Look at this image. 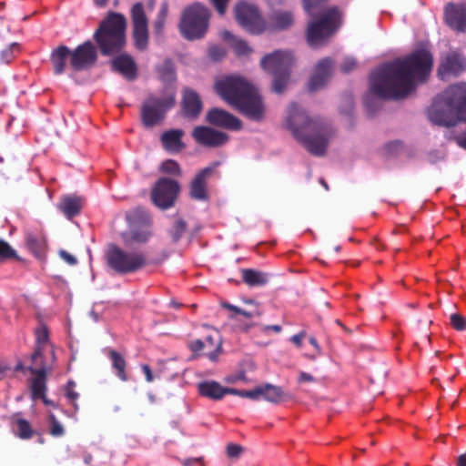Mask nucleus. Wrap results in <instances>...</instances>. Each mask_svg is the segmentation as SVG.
Masks as SVG:
<instances>
[{"instance_id": "obj_1", "label": "nucleus", "mask_w": 466, "mask_h": 466, "mask_svg": "<svg viewBox=\"0 0 466 466\" xmlns=\"http://www.w3.org/2000/svg\"><path fill=\"white\" fill-rule=\"evenodd\" d=\"M433 66V56L426 49L413 51L404 58L386 63L370 77V91L383 99L400 100L415 89V81H424Z\"/></svg>"}, {"instance_id": "obj_2", "label": "nucleus", "mask_w": 466, "mask_h": 466, "mask_svg": "<svg viewBox=\"0 0 466 466\" xmlns=\"http://www.w3.org/2000/svg\"><path fill=\"white\" fill-rule=\"evenodd\" d=\"M127 25L123 14L110 11L94 32L93 39L102 56L117 55L110 63L112 70L133 81L137 77V65L130 55L121 53L127 46Z\"/></svg>"}, {"instance_id": "obj_3", "label": "nucleus", "mask_w": 466, "mask_h": 466, "mask_svg": "<svg viewBox=\"0 0 466 466\" xmlns=\"http://www.w3.org/2000/svg\"><path fill=\"white\" fill-rule=\"evenodd\" d=\"M286 127L310 154L318 157L326 154L332 134L326 122L311 119L301 107L292 103L288 110Z\"/></svg>"}, {"instance_id": "obj_4", "label": "nucleus", "mask_w": 466, "mask_h": 466, "mask_svg": "<svg viewBox=\"0 0 466 466\" xmlns=\"http://www.w3.org/2000/svg\"><path fill=\"white\" fill-rule=\"evenodd\" d=\"M430 120L441 127H451L466 123V84L452 85L438 95L428 110ZM466 150V132L455 138Z\"/></svg>"}, {"instance_id": "obj_5", "label": "nucleus", "mask_w": 466, "mask_h": 466, "mask_svg": "<svg viewBox=\"0 0 466 466\" xmlns=\"http://www.w3.org/2000/svg\"><path fill=\"white\" fill-rule=\"evenodd\" d=\"M218 95L250 120L264 118L265 107L257 88L241 77L228 76L215 84Z\"/></svg>"}, {"instance_id": "obj_6", "label": "nucleus", "mask_w": 466, "mask_h": 466, "mask_svg": "<svg viewBox=\"0 0 466 466\" xmlns=\"http://www.w3.org/2000/svg\"><path fill=\"white\" fill-rule=\"evenodd\" d=\"M306 29V38L311 47H319L333 36L343 24V14L336 6H329L311 16Z\"/></svg>"}, {"instance_id": "obj_7", "label": "nucleus", "mask_w": 466, "mask_h": 466, "mask_svg": "<svg viewBox=\"0 0 466 466\" xmlns=\"http://www.w3.org/2000/svg\"><path fill=\"white\" fill-rule=\"evenodd\" d=\"M13 371L25 375L27 371L34 375L31 380V396L34 400H42L44 404H50L45 396L46 394L47 375L52 371V367L45 360L42 351H34L31 355V365L26 366L21 360L16 361Z\"/></svg>"}, {"instance_id": "obj_8", "label": "nucleus", "mask_w": 466, "mask_h": 466, "mask_svg": "<svg viewBox=\"0 0 466 466\" xmlns=\"http://www.w3.org/2000/svg\"><path fill=\"white\" fill-rule=\"evenodd\" d=\"M292 64L293 56L289 51L277 50L261 59L263 69L273 76L272 89L275 93L281 94L285 90Z\"/></svg>"}, {"instance_id": "obj_9", "label": "nucleus", "mask_w": 466, "mask_h": 466, "mask_svg": "<svg viewBox=\"0 0 466 466\" xmlns=\"http://www.w3.org/2000/svg\"><path fill=\"white\" fill-rule=\"evenodd\" d=\"M209 10L199 3H195L184 9L179 23V31L187 40L203 37L208 27Z\"/></svg>"}, {"instance_id": "obj_10", "label": "nucleus", "mask_w": 466, "mask_h": 466, "mask_svg": "<svg viewBox=\"0 0 466 466\" xmlns=\"http://www.w3.org/2000/svg\"><path fill=\"white\" fill-rule=\"evenodd\" d=\"M107 266L119 274L135 273L147 265V258L143 252L127 251L111 244L106 254Z\"/></svg>"}, {"instance_id": "obj_11", "label": "nucleus", "mask_w": 466, "mask_h": 466, "mask_svg": "<svg viewBox=\"0 0 466 466\" xmlns=\"http://www.w3.org/2000/svg\"><path fill=\"white\" fill-rule=\"evenodd\" d=\"M179 191L178 182L167 177H161L152 188V202L163 210L168 209L175 205Z\"/></svg>"}, {"instance_id": "obj_12", "label": "nucleus", "mask_w": 466, "mask_h": 466, "mask_svg": "<svg viewBox=\"0 0 466 466\" xmlns=\"http://www.w3.org/2000/svg\"><path fill=\"white\" fill-rule=\"evenodd\" d=\"M175 104L173 98L150 96L142 104L141 120L146 127H153L165 116L166 111Z\"/></svg>"}, {"instance_id": "obj_13", "label": "nucleus", "mask_w": 466, "mask_h": 466, "mask_svg": "<svg viewBox=\"0 0 466 466\" xmlns=\"http://www.w3.org/2000/svg\"><path fill=\"white\" fill-rule=\"evenodd\" d=\"M235 18L242 27L251 34L258 35L267 30V23L258 8L245 2H240L235 6Z\"/></svg>"}, {"instance_id": "obj_14", "label": "nucleus", "mask_w": 466, "mask_h": 466, "mask_svg": "<svg viewBox=\"0 0 466 466\" xmlns=\"http://www.w3.org/2000/svg\"><path fill=\"white\" fill-rule=\"evenodd\" d=\"M130 16L134 46L137 50L145 51L148 46V22L144 5L141 2L133 5L130 10Z\"/></svg>"}, {"instance_id": "obj_15", "label": "nucleus", "mask_w": 466, "mask_h": 466, "mask_svg": "<svg viewBox=\"0 0 466 466\" xmlns=\"http://www.w3.org/2000/svg\"><path fill=\"white\" fill-rule=\"evenodd\" d=\"M97 48V45L91 40L78 45L71 50L70 67L76 72H80L95 66L98 59Z\"/></svg>"}, {"instance_id": "obj_16", "label": "nucleus", "mask_w": 466, "mask_h": 466, "mask_svg": "<svg viewBox=\"0 0 466 466\" xmlns=\"http://www.w3.org/2000/svg\"><path fill=\"white\" fill-rule=\"evenodd\" d=\"M220 165L219 161L214 162L211 166L206 167L196 174L189 185V196L192 199L206 201L208 198V179Z\"/></svg>"}, {"instance_id": "obj_17", "label": "nucleus", "mask_w": 466, "mask_h": 466, "mask_svg": "<svg viewBox=\"0 0 466 466\" xmlns=\"http://www.w3.org/2000/svg\"><path fill=\"white\" fill-rule=\"evenodd\" d=\"M192 137L198 144L206 147H222L229 140L227 133L206 126L196 127L192 131Z\"/></svg>"}, {"instance_id": "obj_18", "label": "nucleus", "mask_w": 466, "mask_h": 466, "mask_svg": "<svg viewBox=\"0 0 466 466\" xmlns=\"http://www.w3.org/2000/svg\"><path fill=\"white\" fill-rule=\"evenodd\" d=\"M444 20L450 28L458 32H466V4L449 3L444 8Z\"/></svg>"}, {"instance_id": "obj_19", "label": "nucleus", "mask_w": 466, "mask_h": 466, "mask_svg": "<svg viewBox=\"0 0 466 466\" xmlns=\"http://www.w3.org/2000/svg\"><path fill=\"white\" fill-rule=\"evenodd\" d=\"M208 124L226 128L228 130L238 131L242 128V122L234 115L221 108H212L206 116Z\"/></svg>"}, {"instance_id": "obj_20", "label": "nucleus", "mask_w": 466, "mask_h": 466, "mask_svg": "<svg viewBox=\"0 0 466 466\" xmlns=\"http://www.w3.org/2000/svg\"><path fill=\"white\" fill-rule=\"evenodd\" d=\"M332 68V60L329 57L321 59L315 66L314 74L309 81V90L311 92L321 88L329 80Z\"/></svg>"}, {"instance_id": "obj_21", "label": "nucleus", "mask_w": 466, "mask_h": 466, "mask_svg": "<svg viewBox=\"0 0 466 466\" xmlns=\"http://www.w3.org/2000/svg\"><path fill=\"white\" fill-rule=\"evenodd\" d=\"M465 66V58L459 53L451 52L441 61L438 73L442 78L450 75L458 76L464 71Z\"/></svg>"}, {"instance_id": "obj_22", "label": "nucleus", "mask_w": 466, "mask_h": 466, "mask_svg": "<svg viewBox=\"0 0 466 466\" xmlns=\"http://www.w3.org/2000/svg\"><path fill=\"white\" fill-rule=\"evenodd\" d=\"M204 329L203 338L193 340L189 345L190 350H221L222 338L219 331L206 325Z\"/></svg>"}, {"instance_id": "obj_23", "label": "nucleus", "mask_w": 466, "mask_h": 466, "mask_svg": "<svg viewBox=\"0 0 466 466\" xmlns=\"http://www.w3.org/2000/svg\"><path fill=\"white\" fill-rule=\"evenodd\" d=\"M294 14L289 10H274L268 16L267 29L284 31L289 29L294 24Z\"/></svg>"}, {"instance_id": "obj_24", "label": "nucleus", "mask_w": 466, "mask_h": 466, "mask_svg": "<svg viewBox=\"0 0 466 466\" xmlns=\"http://www.w3.org/2000/svg\"><path fill=\"white\" fill-rule=\"evenodd\" d=\"M182 115L187 118H197L202 110L199 96L192 89L186 88L182 98Z\"/></svg>"}, {"instance_id": "obj_25", "label": "nucleus", "mask_w": 466, "mask_h": 466, "mask_svg": "<svg viewBox=\"0 0 466 466\" xmlns=\"http://www.w3.org/2000/svg\"><path fill=\"white\" fill-rule=\"evenodd\" d=\"M184 131L182 129H170L164 132L160 137V141L165 150L170 153H178L185 148L182 141Z\"/></svg>"}, {"instance_id": "obj_26", "label": "nucleus", "mask_w": 466, "mask_h": 466, "mask_svg": "<svg viewBox=\"0 0 466 466\" xmlns=\"http://www.w3.org/2000/svg\"><path fill=\"white\" fill-rule=\"evenodd\" d=\"M28 250L38 259H43L46 252V238L42 233L28 232L25 235Z\"/></svg>"}, {"instance_id": "obj_27", "label": "nucleus", "mask_w": 466, "mask_h": 466, "mask_svg": "<svg viewBox=\"0 0 466 466\" xmlns=\"http://www.w3.org/2000/svg\"><path fill=\"white\" fill-rule=\"evenodd\" d=\"M197 389H198L199 395L208 398L211 400H220L228 390V388L222 387L219 382L216 380L202 381L197 385Z\"/></svg>"}, {"instance_id": "obj_28", "label": "nucleus", "mask_w": 466, "mask_h": 466, "mask_svg": "<svg viewBox=\"0 0 466 466\" xmlns=\"http://www.w3.org/2000/svg\"><path fill=\"white\" fill-rule=\"evenodd\" d=\"M71 49L66 46H59L50 55V61L53 65L54 73L61 75L65 72L66 62L71 59Z\"/></svg>"}, {"instance_id": "obj_29", "label": "nucleus", "mask_w": 466, "mask_h": 466, "mask_svg": "<svg viewBox=\"0 0 466 466\" xmlns=\"http://www.w3.org/2000/svg\"><path fill=\"white\" fill-rule=\"evenodd\" d=\"M256 391H259L258 399L262 398L264 400L273 404H279L286 398V393H284L282 387L270 383L256 387Z\"/></svg>"}, {"instance_id": "obj_30", "label": "nucleus", "mask_w": 466, "mask_h": 466, "mask_svg": "<svg viewBox=\"0 0 466 466\" xmlns=\"http://www.w3.org/2000/svg\"><path fill=\"white\" fill-rule=\"evenodd\" d=\"M82 208L83 199L76 196H65L58 204L59 210L69 219L79 215Z\"/></svg>"}, {"instance_id": "obj_31", "label": "nucleus", "mask_w": 466, "mask_h": 466, "mask_svg": "<svg viewBox=\"0 0 466 466\" xmlns=\"http://www.w3.org/2000/svg\"><path fill=\"white\" fill-rule=\"evenodd\" d=\"M242 280L249 287H260L268 282V274L263 271L243 268L241 269Z\"/></svg>"}, {"instance_id": "obj_32", "label": "nucleus", "mask_w": 466, "mask_h": 466, "mask_svg": "<svg viewBox=\"0 0 466 466\" xmlns=\"http://www.w3.org/2000/svg\"><path fill=\"white\" fill-rule=\"evenodd\" d=\"M151 236L147 228H132L128 233H124L122 238L126 244L146 243Z\"/></svg>"}, {"instance_id": "obj_33", "label": "nucleus", "mask_w": 466, "mask_h": 466, "mask_svg": "<svg viewBox=\"0 0 466 466\" xmlns=\"http://www.w3.org/2000/svg\"><path fill=\"white\" fill-rule=\"evenodd\" d=\"M13 431L20 440H29L35 431L32 430L27 420L18 418L13 422Z\"/></svg>"}, {"instance_id": "obj_34", "label": "nucleus", "mask_w": 466, "mask_h": 466, "mask_svg": "<svg viewBox=\"0 0 466 466\" xmlns=\"http://www.w3.org/2000/svg\"><path fill=\"white\" fill-rule=\"evenodd\" d=\"M222 37L232 43L233 48L238 56L248 55L251 53V48L248 46L247 42L235 37L229 31H224L222 33Z\"/></svg>"}, {"instance_id": "obj_35", "label": "nucleus", "mask_w": 466, "mask_h": 466, "mask_svg": "<svg viewBox=\"0 0 466 466\" xmlns=\"http://www.w3.org/2000/svg\"><path fill=\"white\" fill-rule=\"evenodd\" d=\"M109 359L112 360V367L116 370V375L117 378L123 381H127V373L125 372V368L127 367V362H125L124 357L121 356L118 351H109Z\"/></svg>"}, {"instance_id": "obj_36", "label": "nucleus", "mask_w": 466, "mask_h": 466, "mask_svg": "<svg viewBox=\"0 0 466 466\" xmlns=\"http://www.w3.org/2000/svg\"><path fill=\"white\" fill-rule=\"evenodd\" d=\"M168 8L169 5L167 1L161 3L157 17L153 24L154 31L157 35H161L163 33L166 20L168 15Z\"/></svg>"}, {"instance_id": "obj_37", "label": "nucleus", "mask_w": 466, "mask_h": 466, "mask_svg": "<svg viewBox=\"0 0 466 466\" xmlns=\"http://www.w3.org/2000/svg\"><path fill=\"white\" fill-rule=\"evenodd\" d=\"M160 79L165 83L173 82L176 79V70L171 60H165L157 68Z\"/></svg>"}, {"instance_id": "obj_38", "label": "nucleus", "mask_w": 466, "mask_h": 466, "mask_svg": "<svg viewBox=\"0 0 466 466\" xmlns=\"http://www.w3.org/2000/svg\"><path fill=\"white\" fill-rule=\"evenodd\" d=\"M187 229V224L183 218H177L169 228L168 234L173 243L178 242Z\"/></svg>"}, {"instance_id": "obj_39", "label": "nucleus", "mask_w": 466, "mask_h": 466, "mask_svg": "<svg viewBox=\"0 0 466 466\" xmlns=\"http://www.w3.org/2000/svg\"><path fill=\"white\" fill-rule=\"evenodd\" d=\"M328 0H302L304 11L309 16H316L317 13L322 12L323 9H327L326 6Z\"/></svg>"}, {"instance_id": "obj_40", "label": "nucleus", "mask_w": 466, "mask_h": 466, "mask_svg": "<svg viewBox=\"0 0 466 466\" xmlns=\"http://www.w3.org/2000/svg\"><path fill=\"white\" fill-rule=\"evenodd\" d=\"M35 336L36 344L35 350H44L49 347V331L46 325L41 324L37 329H35Z\"/></svg>"}, {"instance_id": "obj_41", "label": "nucleus", "mask_w": 466, "mask_h": 466, "mask_svg": "<svg viewBox=\"0 0 466 466\" xmlns=\"http://www.w3.org/2000/svg\"><path fill=\"white\" fill-rule=\"evenodd\" d=\"M160 171L176 177H180L182 175L179 164L173 159H167L162 162Z\"/></svg>"}, {"instance_id": "obj_42", "label": "nucleus", "mask_w": 466, "mask_h": 466, "mask_svg": "<svg viewBox=\"0 0 466 466\" xmlns=\"http://www.w3.org/2000/svg\"><path fill=\"white\" fill-rule=\"evenodd\" d=\"M17 259L18 256L16 251L4 239H0V262L8 259Z\"/></svg>"}, {"instance_id": "obj_43", "label": "nucleus", "mask_w": 466, "mask_h": 466, "mask_svg": "<svg viewBox=\"0 0 466 466\" xmlns=\"http://www.w3.org/2000/svg\"><path fill=\"white\" fill-rule=\"evenodd\" d=\"M258 392L256 391V388L251 390H243L239 389L228 388V394L238 396L240 398H248L253 400H258Z\"/></svg>"}, {"instance_id": "obj_44", "label": "nucleus", "mask_w": 466, "mask_h": 466, "mask_svg": "<svg viewBox=\"0 0 466 466\" xmlns=\"http://www.w3.org/2000/svg\"><path fill=\"white\" fill-rule=\"evenodd\" d=\"M450 324L456 330L461 331L466 329V319L459 313H452L450 316Z\"/></svg>"}, {"instance_id": "obj_45", "label": "nucleus", "mask_w": 466, "mask_h": 466, "mask_svg": "<svg viewBox=\"0 0 466 466\" xmlns=\"http://www.w3.org/2000/svg\"><path fill=\"white\" fill-rule=\"evenodd\" d=\"M49 419H51V435L53 437H62L63 433H65V430L61 423L56 420L53 414L49 416Z\"/></svg>"}, {"instance_id": "obj_46", "label": "nucleus", "mask_w": 466, "mask_h": 466, "mask_svg": "<svg viewBox=\"0 0 466 466\" xmlns=\"http://www.w3.org/2000/svg\"><path fill=\"white\" fill-rule=\"evenodd\" d=\"M208 56L214 61H219L226 56V51L218 46H213L208 49Z\"/></svg>"}, {"instance_id": "obj_47", "label": "nucleus", "mask_w": 466, "mask_h": 466, "mask_svg": "<svg viewBox=\"0 0 466 466\" xmlns=\"http://www.w3.org/2000/svg\"><path fill=\"white\" fill-rule=\"evenodd\" d=\"M242 453L241 445H238L235 443H229L228 447H226V454H228V458L237 459Z\"/></svg>"}, {"instance_id": "obj_48", "label": "nucleus", "mask_w": 466, "mask_h": 466, "mask_svg": "<svg viewBox=\"0 0 466 466\" xmlns=\"http://www.w3.org/2000/svg\"><path fill=\"white\" fill-rule=\"evenodd\" d=\"M357 62L353 57H346L340 65V69L344 73H350L356 68Z\"/></svg>"}, {"instance_id": "obj_49", "label": "nucleus", "mask_w": 466, "mask_h": 466, "mask_svg": "<svg viewBox=\"0 0 466 466\" xmlns=\"http://www.w3.org/2000/svg\"><path fill=\"white\" fill-rule=\"evenodd\" d=\"M74 386H75V383L72 381V380H69V382H67V385H66V396L67 398H69V400L71 402H73L74 404V408H77L76 407V403H75L77 400V397L79 395H77L76 392L74 391Z\"/></svg>"}, {"instance_id": "obj_50", "label": "nucleus", "mask_w": 466, "mask_h": 466, "mask_svg": "<svg viewBox=\"0 0 466 466\" xmlns=\"http://www.w3.org/2000/svg\"><path fill=\"white\" fill-rule=\"evenodd\" d=\"M308 337L307 332L305 330H301L299 333L293 335L290 338L291 342L294 347L300 348L302 347V340Z\"/></svg>"}, {"instance_id": "obj_51", "label": "nucleus", "mask_w": 466, "mask_h": 466, "mask_svg": "<svg viewBox=\"0 0 466 466\" xmlns=\"http://www.w3.org/2000/svg\"><path fill=\"white\" fill-rule=\"evenodd\" d=\"M229 0H211L218 13L223 15L226 13L228 3Z\"/></svg>"}, {"instance_id": "obj_52", "label": "nucleus", "mask_w": 466, "mask_h": 466, "mask_svg": "<svg viewBox=\"0 0 466 466\" xmlns=\"http://www.w3.org/2000/svg\"><path fill=\"white\" fill-rule=\"evenodd\" d=\"M59 255L69 265H76L77 262L76 258L66 250H60Z\"/></svg>"}, {"instance_id": "obj_53", "label": "nucleus", "mask_w": 466, "mask_h": 466, "mask_svg": "<svg viewBox=\"0 0 466 466\" xmlns=\"http://www.w3.org/2000/svg\"><path fill=\"white\" fill-rule=\"evenodd\" d=\"M313 381H314V379H313L312 375L303 372V371L300 372L299 377H298V382H299V383H306V382L311 383Z\"/></svg>"}, {"instance_id": "obj_54", "label": "nucleus", "mask_w": 466, "mask_h": 466, "mask_svg": "<svg viewBox=\"0 0 466 466\" xmlns=\"http://www.w3.org/2000/svg\"><path fill=\"white\" fill-rule=\"evenodd\" d=\"M415 345L419 348H427L431 346V339L428 334L421 338L420 341H416Z\"/></svg>"}, {"instance_id": "obj_55", "label": "nucleus", "mask_w": 466, "mask_h": 466, "mask_svg": "<svg viewBox=\"0 0 466 466\" xmlns=\"http://www.w3.org/2000/svg\"><path fill=\"white\" fill-rule=\"evenodd\" d=\"M142 371H144L146 381L151 382L154 380V377L152 376L151 369L147 364H144L141 367Z\"/></svg>"}, {"instance_id": "obj_56", "label": "nucleus", "mask_w": 466, "mask_h": 466, "mask_svg": "<svg viewBox=\"0 0 466 466\" xmlns=\"http://www.w3.org/2000/svg\"><path fill=\"white\" fill-rule=\"evenodd\" d=\"M245 380V372L240 371L239 373H238V375L231 376V377H228V379H226V381H228V383H235L237 380Z\"/></svg>"}, {"instance_id": "obj_57", "label": "nucleus", "mask_w": 466, "mask_h": 466, "mask_svg": "<svg viewBox=\"0 0 466 466\" xmlns=\"http://www.w3.org/2000/svg\"><path fill=\"white\" fill-rule=\"evenodd\" d=\"M456 466H466V453L459 455Z\"/></svg>"}, {"instance_id": "obj_58", "label": "nucleus", "mask_w": 466, "mask_h": 466, "mask_svg": "<svg viewBox=\"0 0 466 466\" xmlns=\"http://www.w3.org/2000/svg\"><path fill=\"white\" fill-rule=\"evenodd\" d=\"M223 307L226 308V309H228L229 310H232V311H234L235 313H238V312H240V309L239 308H238L237 306L231 305L229 303H224Z\"/></svg>"}, {"instance_id": "obj_59", "label": "nucleus", "mask_w": 466, "mask_h": 466, "mask_svg": "<svg viewBox=\"0 0 466 466\" xmlns=\"http://www.w3.org/2000/svg\"><path fill=\"white\" fill-rule=\"evenodd\" d=\"M308 338H309V344H310L313 348H315V349H319V344H318V341H317L316 338H315V337H313V336H309V337H308Z\"/></svg>"}, {"instance_id": "obj_60", "label": "nucleus", "mask_w": 466, "mask_h": 466, "mask_svg": "<svg viewBox=\"0 0 466 466\" xmlns=\"http://www.w3.org/2000/svg\"><path fill=\"white\" fill-rule=\"evenodd\" d=\"M8 52L9 50H5L2 52V57L6 63H8L12 58V56L9 55Z\"/></svg>"}, {"instance_id": "obj_61", "label": "nucleus", "mask_w": 466, "mask_h": 466, "mask_svg": "<svg viewBox=\"0 0 466 466\" xmlns=\"http://www.w3.org/2000/svg\"><path fill=\"white\" fill-rule=\"evenodd\" d=\"M10 370H12V368L8 366L0 365V377H2L4 374L7 373Z\"/></svg>"}, {"instance_id": "obj_62", "label": "nucleus", "mask_w": 466, "mask_h": 466, "mask_svg": "<svg viewBox=\"0 0 466 466\" xmlns=\"http://www.w3.org/2000/svg\"><path fill=\"white\" fill-rule=\"evenodd\" d=\"M208 358H209L211 361H216L218 360V351H211L208 354Z\"/></svg>"}, {"instance_id": "obj_63", "label": "nucleus", "mask_w": 466, "mask_h": 466, "mask_svg": "<svg viewBox=\"0 0 466 466\" xmlns=\"http://www.w3.org/2000/svg\"><path fill=\"white\" fill-rule=\"evenodd\" d=\"M108 0H94V3L96 4V5L99 6V7H103L105 5H106Z\"/></svg>"}, {"instance_id": "obj_64", "label": "nucleus", "mask_w": 466, "mask_h": 466, "mask_svg": "<svg viewBox=\"0 0 466 466\" xmlns=\"http://www.w3.org/2000/svg\"><path fill=\"white\" fill-rule=\"evenodd\" d=\"M84 461L86 465H90L92 461V456L90 453H86L84 457Z\"/></svg>"}]
</instances>
